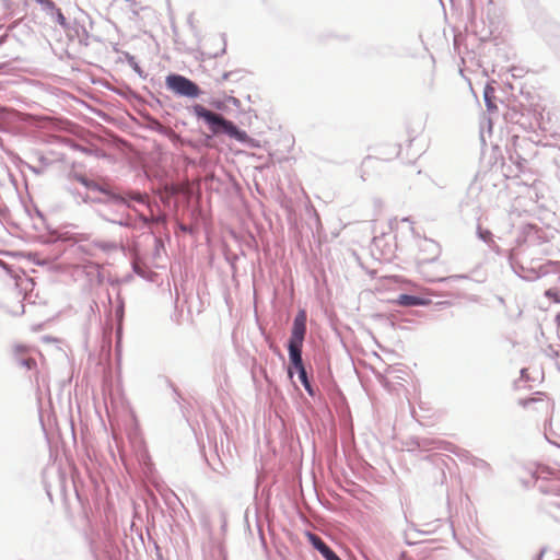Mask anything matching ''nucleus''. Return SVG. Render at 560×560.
I'll return each instance as SVG.
<instances>
[{"label": "nucleus", "instance_id": "f257e3e1", "mask_svg": "<svg viewBox=\"0 0 560 560\" xmlns=\"http://www.w3.org/2000/svg\"><path fill=\"white\" fill-rule=\"evenodd\" d=\"M194 113L198 118L203 119L209 125L211 132L214 135L224 132L240 142H247L249 140L248 135L245 131L240 130L232 121L226 120L223 116L207 109L202 105H195Z\"/></svg>", "mask_w": 560, "mask_h": 560}, {"label": "nucleus", "instance_id": "f03ea898", "mask_svg": "<svg viewBox=\"0 0 560 560\" xmlns=\"http://www.w3.org/2000/svg\"><path fill=\"white\" fill-rule=\"evenodd\" d=\"M306 334V313L300 311L294 318L291 337L289 340V358L292 366H303L302 347Z\"/></svg>", "mask_w": 560, "mask_h": 560}, {"label": "nucleus", "instance_id": "7ed1b4c3", "mask_svg": "<svg viewBox=\"0 0 560 560\" xmlns=\"http://www.w3.org/2000/svg\"><path fill=\"white\" fill-rule=\"evenodd\" d=\"M166 85L183 96L197 97L200 94V89L196 83L179 74H170L166 78Z\"/></svg>", "mask_w": 560, "mask_h": 560}, {"label": "nucleus", "instance_id": "20e7f679", "mask_svg": "<svg viewBox=\"0 0 560 560\" xmlns=\"http://www.w3.org/2000/svg\"><path fill=\"white\" fill-rule=\"evenodd\" d=\"M522 406L526 409L539 410L547 409L548 404L542 397H533L521 401Z\"/></svg>", "mask_w": 560, "mask_h": 560}, {"label": "nucleus", "instance_id": "39448f33", "mask_svg": "<svg viewBox=\"0 0 560 560\" xmlns=\"http://www.w3.org/2000/svg\"><path fill=\"white\" fill-rule=\"evenodd\" d=\"M397 303L402 306H416V305H424L427 301L421 298L409 295V294H400L398 296Z\"/></svg>", "mask_w": 560, "mask_h": 560}, {"label": "nucleus", "instance_id": "423d86ee", "mask_svg": "<svg viewBox=\"0 0 560 560\" xmlns=\"http://www.w3.org/2000/svg\"><path fill=\"white\" fill-rule=\"evenodd\" d=\"M535 475L537 478H556L560 479V471H557L555 469H551L549 466L546 465H538L535 471Z\"/></svg>", "mask_w": 560, "mask_h": 560}, {"label": "nucleus", "instance_id": "0eeeda50", "mask_svg": "<svg viewBox=\"0 0 560 560\" xmlns=\"http://www.w3.org/2000/svg\"><path fill=\"white\" fill-rule=\"evenodd\" d=\"M307 537H308L310 542L313 545V547L316 550H318L322 556H324L327 551H329L330 548L317 535L308 533Z\"/></svg>", "mask_w": 560, "mask_h": 560}, {"label": "nucleus", "instance_id": "6e6552de", "mask_svg": "<svg viewBox=\"0 0 560 560\" xmlns=\"http://www.w3.org/2000/svg\"><path fill=\"white\" fill-rule=\"evenodd\" d=\"M494 92H495L494 89L490 85H487L485 89L483 96H485L487 108L489 110L497 109V105L494 103V98H495Z\"/></svg>", "mask_w": 560, "mask_h": 560}, {"label": "nucleus", "instance_id": "1a4fd4ad", "mask_svg": "<svg viewBox=\"0 0 560 560\" xmlns=\"http://www.w3.org/2000/svg\"><path fill=\"white\" fill-rule=\"evenodd\" d=\"M295 370H296V372L299 374V378L302 382V384L304 385L305 389L310 394H313V390H312L311 384L308 382L306 370H305L304 365L300 366V368H295Z\"/></svg>", "mask_w": 560, "mask_h": 560}, {"label": "nucleus", "instance_id": "9d476101", "mask_svg": "<svg viewBox=\"0 0 560 560\" xmlns=\"http://www.w3.org/2000/svg\"><path fill=\"white\" fill-rule=\"evenodd\" d=\"M546 296L549 298L553 303H560L559 292L556 289H548L546 291Z\"/></svg>", "mask_w": 560, "mask_h": 560}, {"label": "nucleus", "instance_id": "9b49d317", "mask_svg": "<svg viewBox=\"0 0 560 560\" xmlns=\"http://www.w3.org/2000/svg\"><path fill=\"white\" fill-rule=\"evenodd\" d=\"M56 14H57V22L60 25L65 26L66 25V18L62 14L61 10L60 9H56Z\"/></svg>", "mask_w": 560, "mask_h": 560}, {"label": "nucleus", "instance_id": "f8f14e48", "mask_svg": "<svg viewBox=\"0 0 560 560\" xmlns=\"http://www.w3.org/2000/svg\"><path fill=\"white\" fill-rule=\"evenodd\" d=\"M326 560H341L331 549L323 556Z\"/></svg>", "mask_w": 560, "mask_h": 560}, {"label": "nucleus", "instance_id": "ddd939ff", "mask_svg": "<svg viewBox=\"0 0 560 560\" xmlns=\"http://www.w3.org/2000/svg\"><path fill=\"white\" fill-rule=\"evenodd\" d=\"M23 364L27 368V369H33L35 365H36V361L32 358H28V359H25L23 361Z\"/></svg>", "mask_w": 560, "mask_h": 560}, {"label": "nucleus", "instance_id": "4468645a", "mask_svg": "<svg viewBox=\"0 0 560 560\" xmlns=\"http://www.w3.org/2000/svg\"><path fill=\"white\" fill-rule=\"evenodd\" d=\"M43 5L51 10H56L55 3L51 0H38Z\"/></svg>", "mask_w": 560, "mask_h": 560}, {"label": "nucleus", "instance_id": "2eb2a0df", "mask_svg": "<svg viewBox=\"0 0 560 560\" xmlns=\"http://www.w3.org/2000/svg\"><path fill=\"white\" fill-rule=\"evenodd\" d=\"M399 155H400V150L396 145H394L393 155L390 158H388L387 160H392V159L398 158Z\"/></svg>", "mask_w": 560, "mask_h": 560}, {"label": "nucleus", "instance_id": "dca6fc26", "mask_svg": "<svg viewBox=\"0 0 560 560\" xmlns=\"http://www.w3.org/2000/svg\"><path fill=\"white\" fill-rule=\"evenodd\" d=\"M133 199H135V200H137V201H139V202H144L143 197H142L141 195H139V194H138V195H136V196L133 197Z\"/></svg>", "mask_w": 560, "mask_h": 560}, {"label": "nucleus", "instance_id": "f3484780", "mask_svg": "<svg viewBox=\"0 0 560 560\" xmlns=\"http://www.w3.org/2000/svg\"><path fill=\"white\" fill-rule=\"evenodd\" d=\"M16 349H18L19 351H24V348H22V347H18Z\"/></svg>", "mask_w": 560, "mask_h": 560}, {"label": "nucleus", "instance_id": "a211bd4d", "mask_svg": "<svg viewBox=\"0 0 560 560\" xmlns=\"http://www.w3.org/2000/svg\"><path fill=\"white\" fill-rule=\"evenodd\" d=\"M559 493H560V491H559Z\"/></svg>", "mask_w": 560, "mask_h": 560}]
</instances>
